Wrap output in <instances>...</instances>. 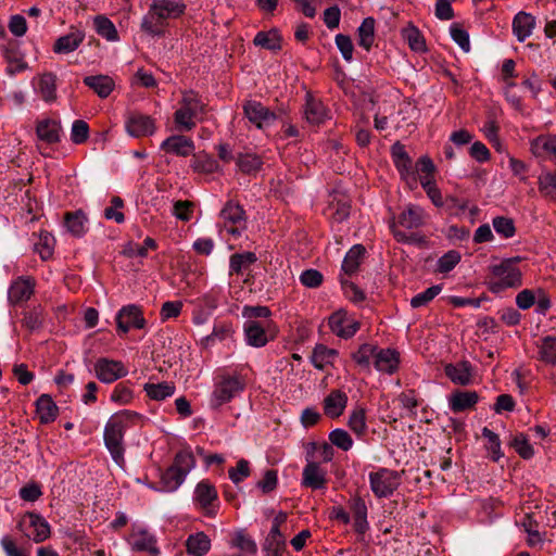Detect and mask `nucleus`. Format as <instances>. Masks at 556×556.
Returning a JSON list of instances; mask_svg holds the SVG:
<instances>
[{
  "instance_id": "nucleus-1",
  "label": "nucleus",
  "mask_w": 556,
  "mask_h": 556,
  "mask_svg": "<svg viewBox=\"0 0 556 556\" xmlns=\"http://www.w3.org/2000/svg\"><path fill=\"white\" fill-rule=\"evenodd\" d=\"M187 9L182 0H152L141 21V29L152 36H162L168 20L179 18Z\"/></svg>"
},
{
  "instance_id": "nucleus-2",
  "label": "nucleus",
  "mask_w": 556,
  "mask_h": 556,
  "mask_svg": "<svg viewBox=\"0 0 556 556\" xmlns=\"http://www.w3.org/2000/svg\"><path fill=\"white\" fill-rule=\"evenodd\" d=\"M520 261V256H515L490 266L491 276L486 282L489 291L498 294L507 289L521 287L522 273L517 266Z\"/></svg>"
},
{
  "instance_id": "nucleus-3",
  "label": "nucleus",
  "mask_w": 556,
  "mask_h": 556,
  "mask_svg": "<svg viewBox=\"0 0 556 556\" xmlns=\"http://www.w3.org/2000/svg\"><path fill=\"white\" fill-rule=\"evenodd\" d=\"M219 237L225 241H236L243 238L247 231V215L242 205L233 200L225 203L219 213Z\"/></svg>"
},
{
  "instance_id": "nucleus-4",
  "label": "nucleus",
  "mask_w": 556,
  "mask_h": 556,
  "mask_svg": "<svg viewBox=\"0 0 556 556\" xmlns=\"http://www.w3.org/2000/svg\"><path fill=\"white\" fill-rule=\"evenodd\" d=\"M195 466V458L190 450L179 451L173 464L161 475L162 490L173 492L185 481L186 476Z\"/></svg>"
},
{
  "instance_id": "nucleus-5",
  "label": "nucleus",
  "mask_w": 556,
  "mask_h": 556,
  "mask_svg": "<svg viewBox=\"0 0 556 556\" xmlns=\"http://www.w3.org/2000/svg\"><path fill=\"white\" fill-rule=\"evenodd\" d=\"M206 112V104L193 90L182 92L180 108L174 113V123L180 131H190L195 127V118L199 114Z\"/></svg>"
},
{
  "instance_id": "nucleus-6",
  "label": "nucleus",
  "mask_w": 556,
  "mask_h": 556,
  "mask_svg": "<svg viewBox=\"0 0 556 556\" xmlns=\"http://www.w3.org/2000/svg\"><path fill=\"white\" fill-rule=\"evenodd\" d=\"M124 432V420L119 416L110 418L104 429V443L113 460L121 467L125 464V448L123 445Z\"/></svg>"
},
{
  "instance_id": "nucleus-7",
  "label": "nucleus",
  "mask_w": 556,
  "mask_h": 556,
  "mask_svg": "<svg viewBox=\"0 0 556 556\" xmlns=\"http://www.w3.org/2000/svg\"><path fill=\"white\" fill-rule=\"evenodd\" d=\"M243 115L257 129L265 130L278 118V114L256 100H247L243 105Z\"/></svg>"
},
{
  "instance_id": "nucleus-8",
  "label": "nucleus",
  "mask_w": 556,
  "mask_h": 556,
  "mask_svg": "<svg viewBox=\"0 0 556 556\" xmlns=\"http://www.w3.org/2000/svg\"><path fill=\"white\" fill-rule=\"evenodd\" d=\"M391 156L401 179L405 181L410 190L417 188V176L413 168L412 159L406 152L404 144L396 141L391 147Z\"/></svg>"
},
{
  "instance_id": "nucleus-9",
  "label": "nucleus",
  "mask_w": 556,
  "mask_h": 556,
  "mask_svg": "<svg viewBox=\"0 0 556 556\" xmlns=\"http://www.w3.org/2000/svg\"><path fill=\"white\" fill-rule=\"evenodd\" d=\"M351 213L350 198L340 191H333L329 194L328 204L324 210L326 218L333 228L336 224L346 220Z\"/></svg>"
},
{
  "instance_id": "nucleus-10",
  "label": "nucleus",
  "mask_w": 556,
  "mask_h": 556,
  "mask_svg": "<svg viewBox=\"0 0 556 556\" xmlns=\"http://www.w3.org/2000/svg\"><path fill=\"white\" fill-rule=\"evenodd\" d=\"M369 481L377 497H388L399 488L400 476L396 471L381 468L369 475Z\"/></svg>"
},
{
  "instance_id": "nucleus-11",
  "label": "nucleus",
  "mask_w": 556,
  "mask_h": 556,
  "mask_svg": "<svg viewBox=\"0 0 556 556\" xmlns=\"http://www.w3.org/2000/svg\"><path fill=\"white\" fill-rule=\"evenodd\" d=\"M125 129L134 138L150 137L156 131L155 119L150 115L132 112L126 117Z\"/></svg>"
},
{
  "instance_id": "nucleus-12",
  "label": "nucleus",
  "mask_w": 556,
  "mask_h": 556,
  "mask_svg": "<svg viewBox=\"0 0 556 556\" xmlns=\"http://www.w3.org/2000/svg\"><path fill=\"white\" fill-rule=\"evenodd\" d=\"M117 331L127 333L130 328L142 329L146 326L142 309L136 304L123 306L116 316Z\"/></svg>"
},
{
  "instance_id": "nucleus-13",
  "label": "nucleus",
  "mask_w": 556,
  "mask_h": 556,
  "mask_svg": "<svg viewBox=\"0 0 556 556\" xmlns=\"http://www.w3.org/2000/svg\"><path fill=\"white\" fill-rule=\"evenodd\" d=\"M94 372L101 382L112 383L125 377L128 370L121 361L101 357L94 364Z\"/></svg>"
},
{
  "instance_id": "nucleus-14",
  "label": "nucleus",
  "mask_w": 556,
  "mask_h": 556,
  "mask_svg": "<svg viewBox=\"0 0 556 556\" xmlns=\"http://www.w3.org/2000/svg\"><path fill=\"white\" fill-rule=\"evenodd\" d=\"M36 279L31 276H21L12 281L8 300L10 304L17 305L28 301L35 292Z\"/></svg>"
},
{
  "instance_id": "nucleus-15",
  "label": "nucleus",
  "mask_w": 556,
  "mask_h": 556,
  "mask_svg": "<svg viewBox=\"0 0 556 556\" xmlns=\"http://www.w3.org/2000/svg\"><path fill=\"white\" fill-rule=\"evenodd\" d=\"M531 154L541 160H551L556 164V135L542 134L530 140Z\"/></svg>"
},
{
  "instance_id": "nucleus-16",
  "label": "nucleus",
  "mask_w": 556,
  "mask_h": 556,
  "mask_svg": "<svg viewBox=\"0 0 556 556\" xmlns=\"http://www.w3.org/2000/svg\"><path fill=\"white\" fill-rule=\"evenodd\" d=\"M1 52L8 63L7 73L11 76L21 73L27 68L24 55L21 52L20 45L16 40H8L1 47Z\"/></svg>"
},
{
  "instance_id": "nucleus-17",
  "label": "nucleus",
  "mask_w": 556,
  "mask_h": 556,
  "mask_svg": "<svg viewBox=\"0 0 556 556\" xmlns=\"http://www.w3.org/2000/svg\"><path fill=\"white\" fill-rule=\"evenodd\" d=\"M328 325L333 333L343 339L352 338L361 326L358 321L349 319L342 309L329 317Z\"/></svg>"
},
{
  "instance_id": "nucleus-18",
  "label": "nucleus",
  "mask_w": 556,
  "mask_h": 556,
  "mask_svg": "<svg viewBox=\"0 0 556 556\" xmlns=\"http://www.w3.org/2000/svg\"><path fill=\"white\" fill-rule=\"evenodd\" d=\"M244 383L236 377H225L216 384L213 392L214 402L216 405H223L229 402L236 394L241 392Z\"/></svg>"
},
{
  "instance_id": "nucleus-19",
  "label": "nucleus",
  "mask_w": 556,
  "mask_h": 556,
  "mask_svg": "<svg viewBox=\"0 0 556 556\" xmlns=\"http://www.w3.org/2000/svg\"><path fill=\"white\" fill-rule=\"evenodd\" d=\"M160 149L166 153L186 157L193 153L195 147L191 138L184 135H173L161 143Z\"/></svg>"
},
{
  "instance_id": "nucleus-20",
  "label": "nucleus",
  "mask_w": 556,
  "mask_h": 556,
  "mask_svg": "<svg viewBox=\"0 0 556 556\" xmlns=\"http://www.w3.org/2000/svg\"><path fill=\"white\" fill-rule=\"evenodd\" d=\"M36 135L40 141L47 144L59 143L62 136L61 123L49 117L39 119L36 124Z\"/></svg>"
},
{
  "instance_id": "nucleus-21",
  "label": "nucleus",
  "mask_w": 556,
  "mask_h": 556,
  "mask_svg": "<svg viewBox=\"0 0 556 556\" xmlns=\"http://www.w3.org/2000/svg\"><path fill=\"white\" fill-rule=\"evenodd\" d=\"M85 31L78 28H71V31L59 37L53 45V52L67 54L75 51L84 41Z\"/></svg>"
},
{
  "instance_id": "nucleus-22",
  "label": "nucleus",
  "mask_w": 556,
  "mask_h": 556,
  "mask_svg": "<svg viewBox=\"0 0 556 556\" xmlns=\"http://www.w3.org/2000/svg\"><path fill=\"white\" fill-rule=\"evenodd\" d=\"M444 372L450 380L459 386H468L472 380V366L468 361H460L456 364H447Z\"/></svg>"
},
{
  "instance_id": "nucleus-23",
  "label": "nucleus",
  "mask_w": 556,
  "mask_h": 556,
  "mask_svg": "<svg viewBox=\"0 0 556 556\" xmlns=\"http://www.w3.org/2000/svg\"><path fill=\"white\" fill-rule=\"evenodd\" d=\"M128 541L131 548L136 552H147L151 555H157L160 553L159 548L156 547L155 538L147 530H134L130 533Z\"/></svg>"
},
{
  "instance_id": "nucleus-24",
  "label": "nucleus",
  "mask_w": 556,
  "mask_h": 556,
  "mask_svg": "<svg viewBox=\"0 0 556 556\" xmlns=\"http://www.w3.org/2000/svg\"><path fill=\"white\" fill-rule=\"evenodd\" d=\"M513 34L519 42L529 38L535 27V17L525 11L518 12L513 18Z\"/></svg>"
},
{
  "instance_id": "nucleus-25",
  "label": "nucleus",
  "mask_w": 556,
  "mask_h": 556,
  "mask_svg": "<svg viewBox=\"0 0 556 556\" xmlns=\"http://www.w3.org/2000/svg\"><path fill=\"white\" fill-rule=\"evenodd\" d=\"M64 225L75 238H81L88 229V217L83 210L67 212L64 215Z\"/></svg>"
},
{
  "instance_id": "nucleus-26",
  "label": "nucleus",
  "mask_w": 556,
  "mask_h": 556,
  "mask_svg": "<svg viewBox=\"0 0 556 556\" xmlns=\"http://www.w3.org/2000/svg\"><path fill=\"white\" fill-rule=\"evenodd\" d=\"M304 116L311 125H320L328 118V111L320 100L307 94L304 106Z\"/></svg>"
},
{
  "instance_id": "nucleus-27",
  "label": "nucleus",
  "mask_w": 556,
  "mask_h": 556,
  "mask_svg": "<svg viewBox=\"0 0 556 556\" xmlns=\"http://www.w3.org/2000/svg\"><path fill=\"white\" fill-rule=\"evenodd\" d=\"M325 471L317 463H308L303 469L302 484L313 490H319L326 485Z\"/></svg>"
},
{
  "instance_id": "nucleus-28",
  "label": "nucleus",
  "mask_w": 556,
  "mask_h": 556,
  "mask_svg": "<svg viewBox=\"0 0 556 556\" xmlns=\"http://www.w3.org/2000/svg\"><path fill=\"white\" fill-rule=\"evenodd\" d=\"M348 403V396L340 390L331 391L324 400V412L330 418H338L342 415Z\"/></svg>"
},
{
  "instance_id": "nucleus-29",
  "label": "nucleus",
  "mask_w": 556,
  "mask_h": 556,
  "mask_svg": "<svg viewBox=\"0 0 556 556\" xmlns=\"http://www.w3.org/2000/svg\"><path fill=\"white\" fill-rule=\"evenodd\" d=\"M479 401L476 391H456L450 396V407L454 413L471 409Z\"/></svg>"
},
{
  "instance_id": "nucleus-30",
  "label": "nucleus",
  "mask_w": 556,
  "mask_h": 556,
  "mask_svg": "<svg viewBox=\"0 0 556 556\" xmlns=\"http://www.w3.org/2000/svg\"><path fill=\"white\" fill-rule=\"evenodd\" d=\"M426 218L424 208L417 205L407 206L397 217V225L406 229H414L421 226Z\"/></svg>"
},
{
  "instance_id": "nucleus-31",
  "label": "nucleus",
  "mask_w": 556,
  "mask_h": 556,
  "mask_svg": "<svg viewBox=\"0 0 556 556\" xmlns=\"http://www.w3.org/2000/svg\"><path fill=\"white\" fill-rule=\"evenodd\" d=\"M350 509L354 517V529L357 533L364 534L368 529L367 506L359 496H354L349 502Z\"/></svg>"
},
{
  "instance_id": "nucleus-32",
  "label": "nucleus",
  "mask_w": 556,
  "mask_h": 556,
  "mask_svg": "<svg viewBox=\"0 0 556 556\" xmlns=\"http://www.w3.org/2000/svg\"><path fill=\"white\" fill-rule=\"evenodd\" d=\"M244 334L248 344L254 348H262L269 341L265 328L255 320H248L245 323Z\"/></svg>"
},
{
  "instance_id": "nucleus-33",
  "label": "nucleus",
  "mask_w": 556,
  "mask_h": 556,
  "mask_svg": "<svg viewBox=\"0 0 556 556\" xmlns=\"http://www.w3.org/2000/svg\"><path fill=\"white\" fill-rule=\"evenodd\" d=\"M36 413L41 424H50L55 420L59 408L50 395L42 394L36 401Z\"/></svg>"
},
{
  "instance_id": "nucleus-34",
  "label": "nucleus",
  "mask_w": 556,
  "mask_h": 556,
  "mask_svg": "<svg viewBox=\"0 0 556 556\" xmlns=\"http://www.w3.org/2000/svg\"><path fill=\"white\" fill-rule=\"evenodd\" d=\"M400 363L399 353L392 349L380 350L375 354V367L379 371L392 374Z\"/></svg>"
},
{
  "instance_id": "nucleus-35",
  "label": "nucleus",
  "mask_w": 556,
  "mask_h": 556,
  "mask_svg": "<svg viewBox=\"0 0 556 556\" xmlns=\"http://www.w3.org/2000/svg\"><path fill=\"white\" fill-rule=\"evenodd\" d=\"M26 518H28L29 527L33 529L27 535L36 543L43 542L50 536V526L41 516L35 513H27Z\"/></svg>"
},
{
  "instance_id": "nucleus-36",
  "label": "nucleus",
  "mask_w": 556,
  "mask_h": 556,
  "mask_svg": "<svg viewBox=\"0 0 556 556\" xmlns=\"http://www.w3.org/2000/svg\"><path fill=\"white\" fill-rule=\"evenodd\" d=\"M84 84L92 89L100 98H106L114 89V81L106 75L86 76Z\"/></svg>"
},
{
  "instance_id": "nucleus-37",
  "label": "nucleus",
  "mask_w": 556,
  "mask_h": 556,
  "mask_svg": "<svg viewBox=\"0 0 556 556\" xmlns=\"http://www.w3.org/2000/svg\"><path fill=\"white\" fill-rule=\"evenodd\" d=\"M93 28L96 33L110 42L119 40L118 31L113 22L105 15H96L93 17Z\"/></svg>"
},
{
  "instance_id": "nucleus-38",
  "label": "nucleus",
  "mask_w": 556,
  "mask_h": 556,
  "mask_svg": "<svg viewBox=\"0 0 556 556\" xmlns=\"http://www.w3.org/2000/svg\"><path fill=\"white\" fill-rule=\"evenodd\" d=\"M211 548V540L204 532L189 535L186 541L187 553L191 556H204Z\"/></svg>"
},
{
  "instance_id": "nucleus-39",
  "label": "nucleus",
  "mask_w": 556,
  "mask_h": 556,
  "mask_svg": "<svg viewBox=\"0 0 556 556\" xmlns=\"http://www.w3.org/2000/svg\"><path fill=\"white\" fill-rule=\"evenodd\" d=\"M375 41V18L365 17L357 28V43L361 48L369 51Z\"/></svg>"
},
{
  "instance_id": "nucleus-40",
  "label": "nucleus",
  "mask_w": 556,
  "mask_h": 556,
  "mask_svg": "<svg viewBox=\"0 0 556 556\" xmlns=\"http://www.w3.org/2000/svg\"><path fill=\"white\" fill-rule=\"evenodd\" d=\"M194 494L195 501L207 513L210 511L211 504L217 500V491L215 486L207 480H203L198 483Z\"/></svg>"
},
{
  "instance_id": "nucleus-41",
  "label": "nucleus",
  "mask_w": 556,
  "mask_h": 556,
  "mask_svg": "<svg viewBox=\"0 0 556 556\" xmlns=\"http://www.w3.org/2000/svg\"><path fill=\"white\" fill-rule=\"evenodd\" d=\"M366 249L364 245H352L346 253L343 263L342 270L344 274L352 276L358 270L362 260L364 258Z\"/></svg>"
},
{
  "instance_id": "nucleus-42",
  "label": "nucleus",
  "mask_w": 556,
  "mask_h": 556,
  "mask_svg": "<svg viewBox=\"0 0 556 556\" xmlns=\"http://www.w3.org/2000/svg\"><path fill=\"white\" fill-rule=\"evenodd\" d=\"M538 188L542 197L556 201V170H544L538 178Z\"/></svg>"
},
{
  "instance_id": "nucleus-43",
  "label": "nucleus",
  "mask_w": 556,
  "mask_h": 556,
  "mask_svg": "<svg viewBox=\"0 0 556 556\" xmlns=\"http://www.w3.org/2000/svg\"><path fill=\"white\" fill-rule=\"evenodd\" d=\"M338 351L329 349L324 344H317L313 350L311 359L317 369H324L327 365H331L337 357Z\"/></svg>"
},
{
  "instance_id": "nucleus-44",
  "label": "nucleus",
  "mask_w": 556,
  "mask_h": 556,
  "mask_svg": "<svg viewBox=\"0 0 556 556\" xmlns=\"http://www.w3.org/2000/svg\"><path fill=\"white\" fill-rule=\"evenodd\" d=\"M237 166L243 174H255L263 165L262 159L254 153H240L237 157Z\"/></svg>"
},
{
  "instance_id": "nucleus-45",
  "label": "nucleus",
  "mask_w": 556,
  "mask_h": 556,
  "mask_svg": "<svg viewBox=\"0 0 556 556\" xmlns=\"http://www.w3.org/2000/svg\"><path fill=\"white\" fill-rule=\"evenodd\" d=\"M255 46L267 50L277 51L281 48V38L276 29L258 31L253 40Z\"/></svg>"
},
{
  "instance_id": "nucleus-46",
  "label": "nucleus",
  "mask_w": 556,
  "mask_h": 556,
  "mask_svg": "<svg viewBox=\"0 0 556 556\" xmlns=\"http://www.w3.org/2000/svg\"><path fill=\"white\" fill-rule=\"evenodd\" d=\"M263 548L265 551V556H282L286 551V538L283 534L268 533Z\"/></svg>"
},
{
  "instance_id": "nucleus-47",
  "label": "nucleus",
  "mask_w": 556,
  "mask_h": 556,
  "mask_svg": "<svg viewBox=\"0 0 556 556\" xmlns=\"http://www.w3.org/2000/svg\"><path fill=\"white\" fill-rule=\"evenodd\" d=\"M38 90L45 101L49 102L54 100L56 97V76L52 73L41 75L38 83Z\"/></svg>"
},
{
  "instance_id": "nucleus-48",
  "label": "nucleus",
  "mask_w": 556,
  "mask_h": 556,
  "mask_svg": "<svg viewBox=\"0 0 556 556\" xmlns=\"http://www.w3.org/2000/svg\"><path fill=\"white\" fill-rule=\"evenodd\" d=\"M144 391L150 399L162 401L174 394L175 386L167 382L146 383Z\"/></svg>"
},
{
  "instance_id": "nucleus-49",
  "label": "nucleus",
  "mask_w": 556,
  "mask_h": 556,
  "mask_svg": "<svg viewBox=\"0 0 556 556\" xmlns=\"http://www.w3.org/2000/svg\"><path fill=\"white\" fill-rule=\"evenodd\" d=\"M539 354L542 362L556 365V337L547 336L543 338Z\"/></svg>"
},
{
  "instance_id": "nucleus-50",
  "label": "nucleus",
  "mask_w": 556,
  "mask_h": 556,
  "mask_svg": "<svg viewBox=\"0 0 556 556\" xmlns=\"http://www.w3.org/2000/svg\"><path fill=\"white\" fill-rule=\"evenodd\" d=\"M257 257L253 252L235 253L230 257L231 273L241 274L243 269L255 263Z\"/></svg>"
},
{
  "instance_id": "nucleus-51",
  "label": "nucleus",
  "mask_w": 556,
  "mask_h": 556,
  "mask_svg": "<svg viewBox=\"0 0 556 556\" xmlns=\"http://www.w3.org/2000/svg\"><path fill=\"white\" fill-rule=\"evenodd\" d=\"M23 315L22 325L29 331H37L42 327L43 309L40 306H35Z\"/></svg>"
},
{
  "instance_id": "nucleus-52",
  "label": "nucleus",
  "mask_w": 556,
  "mask_h": 556,
  "mask_svg": "<svg viewBox=\"0 0 556 556\" xmlns=\"http://www.w3.org/2000/svg\"><path fill=\"white\" fill-rule=\"evenodd\" d=\"M348 425L356 435H364L367 431L365 409L362 407L354 409L349 417Z\"/></svg>"
},
{
  "instance_id": "nucleus-53",
  "label": "nucleus",
  "mask_w": 556,
  "mask_h": 556,
  "mask_svg": "<svg viewBox=\"0 0 556 556\" xmlns=\"http://www.w3.org/2000/svg\"><path fill=\"white\" fill-rule=\"evenodd\" d=\"M124 201L119 197H113L110 201V205L104 208L103 216L108 220H114L116 224H122L125 220L123 213Z\"/></svg>"
},
{
  "instance_id": "nucleus-54",
  "label": "nucleus",
  "mask_w": 556,
  "mask_h": 556,
  "mask_svg": "<svg viewBox=\"0 0 556 556\" xmlns=\"http://www.w3.org/2000/svg\"><path fill=\"white\" fill-rule=\"evenodd\" d=\"M191 167L198 173L212 174L217 170L218 164L207 154H198L194 155Z\"/></svg>"
},
{
  "instance_id": "nucleus-55",
  "label": "nucleus",
  "mask_w": 556,
  "mask_h": 556,
  "mask_svg": "<svg viewBox=\"0 0 556 556\" xmlns=\"http://www.w3.org/2000/svg\"><path fill=\"white\" fill-rule=\"evenodd\" d=\"M493 228L497 235H500L504 239L511 238L515 232V224L514 220L509 217L497 216L492 220Z\"/></svg>"
},
{
  "instance_id": "nucleus-56",
  "label": "nucleus",
  "mask_w": 556,
  "mask_h": 556,
  "mask_svg": "<svg viewBox=\"0 0 556 556\" xmlns=\"http://www.w3.org/2000/svg\"><path fill=\"white\" fill-rule=\"evenodd\" d=\"M403 36L413 51L422 52L426 50L425 39L417 27L412 26L404 29Z\"/></svg>"
},
{
  "instance_id": "nucleus-57",
  "label": "nucleus",
  "mask_w": 556,
  "mask_h": 556,
  "mask_svg": "<svg viewBox=\"0 0 556 556\" xmlns=\"http://www.w3.org/2000/svg\"><path fill=\"white\" fill-rule=\"evenodd\" d=\"M442 290L441 285L431 286L424 292H420L410 299V306L418 308L428 305Z\"/></svg>"
},
{
  "instance_id": "nucleus-58",
  "label": "nucleus",
  "mask_w": 556,
  "mask_h": 556,
  "mask_svg": "<svg viewBox=\"0 0 556 556\" xmlns=\"http://www.w3.org/2000/svg\"><path fill=\"white\" fill-rule=\"evenodd\" d=\"M521 527L528 533V544L533 546L542 541V536L538 529V522L532 518L530 514H526L522 521L520 522Z\"/></svg>"
},
{
  "instance_id": "nucleus-59",
  "label": "nucleus",
  "mask_w": 556,
  "mask_h": 556,
  "mask_svg": "<svg viewBox=\"0 0 556 556\" xmlns=\"http://www.w3.org/2000/svg\"><path fill=\"white\" fill-rule=\"evenodd\" d=\"M460 258L462 256L458 251L451 250L438 260V267L435 270L441 274H446L459 263Z\"/></svg>"
},
{
  "instance_id": "nucleus-60",
  "label": "nucleus",
  "mask_w": 556,
  "mask_h": 556,
  "mask_svg": "<svg viewBox=\"0 0 556 556\" xmlns=\"http://www.w3.org/2000/svg\"><path fill=\"white\" fill-rule=\"evenodd\" d=\"M450 35L464 52L470 51L469 34L459 24L453 23L450 26Z\"/></svg>"
},
{
  "instance_id": "nucleus-61",
  "label": "nucleus",
  "mask_w": 556,
  "mask_h": 556,
  "mask_svg": "<svg viewBox=\"0 0 556 556\" xmlns=\"http://www.w3.org/2000/svg\"><path fill=\"white\" fill-rule=\"evenodd\" d=\"M89 138V126L83 119H75L71 127V140L75 144H83Z\"/></svg>"
},
{
  "instance_id": "nucleus-62",
  "label": "nucleus",
  "mask_w": 556,
  "mask_h": 556,
  "mask_svg": "<svg viewBox=\"0 0 556 556\" xmlns=\"http://www.w3.org/2000/svg\"><path fill=\"white\" fill-rule=\"evenodd\" d=\"M510 445L523 459H529L534 454L533 447L529 444L528 439L523 433L516 434L513 438Z\"/></svg>"
},
{
  "instance_id": "nucleus-63",
  "label": "nucleus",
  "mask_w": 556,
  "mask_h": 556,
  "mask_svg": "<svg viewBox=\"0 0 556 556\" xmlns=\"http://www.w3.org/2000/svg\"><path fill=\"white\" fill-rule=\"evenodd\" d=\"M329 441L332 445L342 451H349L353 445V440L348 431L339 428L329 433Z\"/></svg>"
},
{
  "instance_id": "nucleus-64",
  "label": "nucleus",
  "mask_w": 556,
  "mask_h": 556,
  "mask_svg": "<svg viewBox=\"0 0 556 556\" xmlns=\"http://www.w3.org/2000/svg\"><path fill=\"white\" fill-rule=\"evenodd\" d=\"M377 346L364 343L355 353H353L352 358L357 365L368 368L370 364V357L375 356Z\"/></svg>"
}]
</instances>
